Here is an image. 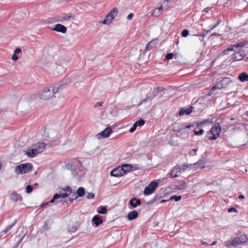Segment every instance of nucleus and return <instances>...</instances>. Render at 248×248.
<instances>
[{
	"instance_id": "8",
	"label": "nucleus",
	"mask_w": 248,
	"mask_h": 248,
	"mask_svg": "<svg viewBox=\"0 0 248 248\" xmlns=\"http://www.w3.org/2000/svg\"><path fill=\"white\" fill-rule=\"evenodd\" d=\"M221 132V127L218 124H214L210 130V133L213 135L209 138L211 140H215L219 136Z\"/></svg>"
},
{
	"instance_id": "61",
	"label": "nucleus",
	"mask_w": 248,
	"mask_h": 248,
	"mask_svg": "<svg viewBox=\"0 0 248 248\" xmlns=\"http://www.w3.org/2000/svg\"><path fill=\"white\" fill-rule=\"evenodd\" d=\"M25 234L23 235V236L21 238H20V239H19V240L18 241V243H21V241H22V240L23 238V237H24V236H25Z\"/></svg>"
},
{
	"instance_id": "42",
	"label": "nucleus",
	"mask_w": 248,
	"mask_h": 248,
	"mask_svg": "<svg viewBox=\"0 0 248 248\" xmlns=\"http://www.w3.org/2000/svg\"><path fill=\"white\" fill-rule=\"evenodd\" d=\"M161 14V12H158L156 9H155L153 12L152 13V16H158Z\"/></svg>"
},
{
	"instance_id": "60",
	"label": "nucleus",
	"mask_w": 248,
	"mask_h": 248,
	"mask_svg": "<svg viewBox=\"0 0 248 248\" xmlns=\"http://www.w3.org/2000/svg\"><path fill=\"white\" fill-rule=\"evenodd\" d=\"M218 35H219V34H217V33H213L211 35L212 36H218Z\"/></svg>"
},
{
	"instance_id": "11",
	"label": "nucleus",
	"mask_w": 248,
	"mask_h": 248,
	"mask_svg": "<svg viewBox=\"0 0 248 248\" xmlns=\"http://www.w3.org/2000/svg\"><path fill=\"white\" fill-rule=\"evenodd\" d=\"M111 128L109 127H107L102 132L97 134L96 137L97 139H100L101 138H105L108 137L111 132Z\"/></svg>"
},
{
	"instance_id": "47",
	"label": "nucleus",
	"mask_w": 248,
	"mask_h": 248,
	"mask_svg": "<svg viewBox=\"0 0 248 248\" xmlns=\"http://www.w3.org/2000/svg\"><path fill=\"white\" fill-rule=\"evenodd\" d=\"M228 212L229 213H231L232 212H237V210L236 209L234 208H229L228 209Z\"/></svg>"
},
{
	"instance_id": "28",
	"label": "nucleus",
	"mask_w": 248,
	"mask_h": 248,
	"mask_svg": "<svg viewBox=\"0 0 248 248\" xmlns=\"http://www.w3.org/2000/svg\"><path fill=\"white\" fill-rule=\"evenodd\" d=\"M154 192V189L151 188L148 185L146 186L143 191L144 194L145 195H149Z\"/></svg>"
},
{
	"instance_id": "29",
	"label": "nucleus",
	"mask_w": 248,
	"mask_h": 248,
	"mask_svg": "<svg viewBox=\"0 0 248 248\" xmlns=\"http://www.w3.org/2000/svg\"><path fill=\"white\" fill-rule=\"evenodd\" d=\"M186 184L184 181H181L180 184L176 186V189L178 190H182L186 188Z\"/></svg>"
},
{
	"instance_id": "43",
	"label": "nucleus",
	"mask_w": 248,
	"mask_h": 248,
	"mask_svg": "<svg viewBox=\"0 0 248 248\" xmlns=\"http://www.w3.org/2000/svg\"><path fill=\"white\" fill-rule=\"evenodd\" d=\"M137 124H135V123L133 124V125L132 127L130 129V130H129V132H130V133H133V132H134L135 131V130H136V128H137Z\"/></svg>"
},
{
	"instance_id": "46",
	"label": "nucleus",
	"mask_w": 248,
	"mask_h": 248,
	"mask_svg": "<svg viewBox=\"0 0 248 248\" xmlns=\"http://www.w3.org/2000/svg\"><path fill=\"white\" fill-rule=\"evenodd\" d=\"M94 198V194L93 193H90L88 194L87 198L88 199H93Z\"/></svg>"
},
{
	"instance_id": "6",
	"label": "nucleus",
	"mask_w": 248,
	"mask_h": 248,
	"mask_svg": "<svg viewBox=\"0 0 248 248\" xmlns=\"http://www.w3.org/2000/svg\"><path fill=\"white\" fill-rule=\"evenodd\" d=\"M117 9L116 8H113L106 16L105 19L101 21L100 22H101L103 24H109L110 23H111L112 20L117 15Z\"/></svg>"
},
{
	"instance_id": "64",
	"label": "nucleus",
	"mask_w": 248,
	"mask_h": 248,
	"mask_svg": "<svg viewBox=\"0 0 248 248\" xmlns=\"http://www.w3.org/2000/svg\"><path fill=\"white\" fill-rule=\"evenodd\" d=\"M182 130V129H180V128L179 129H178V130H176V131L177 132H180Z\"/></svg>"
},
{
	"instance_id": "18",
	"label": "nucleus",
	"mask_w": 248,
	"mask_h": 248,
	"mask_svg": "<svg viewBox=\"0 0 248 248\" xmlns=\"http://www.w3.org/2000/svg\"><path fill=\"white\" fill-rule=\"evenodd\" d=\"M92 222L98 226L103 222V219L99 216L96 215L93 217Z\"/></svg>"
},
{
	"instance_id": "35",
	"label": "nucleus",
	"mask_w": 248,
	"mask_h": 248,
	"mask_svg": "<svg viewBox=\"0 0 248 248\" xmlns=\"http://www.w3.org/2000/svg\"><path fill=\"white\" fill-rule=\"evenodd\" d=\"M135 124H137V126H141L144 125L145 124V121L142 119H140L139 121H136Z\"/></svg>"
},
{
	"instance_id": "24",
	"label": "nucleus",
	"mask_w": 248,
	"mask_h": 248,
	"mask_svg": "<svg viewBox=\"0 0 248 248\" xmlns=\"http://www.w3.org/2000/svg\"><path fill=\"white\" fill-rule=\"evenodd\" d=\"M59 195H58V194H54L53 197V198L49 202H46L45 203H44V204H42L40 206L41 207H43L45 206V205L48 204L49 202L50 203L54 202L55 201V200L59 199Z\"/></svg>"
},
{
	"instance_id": "34",
	"label": "nucleus",
	"mask_w": 248,
	"mask_h": 248,
	"mask_svg": "<svg viewBox=\"0 0 248 248\" xmlns=\"http://www.w3.org/2000/svg\"><path fill=\"white\" fill-rule=\"evenodd\" d=\"M181 199V196L173 195L171 197H170L169 200H175V201L178 202Z\"/></svg>"
},
{
	"instance_id": "19",
	"label": "nucleus",
	"mask_w": 248,
	"mask_h": 248,
	"mask_svg": "<svg viewBox=\"0 0 248 248\" xmlns=\"http://www.w3.org/2000/svg\"><path fill=\"white\" fill-rule=\"evenodd\" d=\"M132 166L129 164H124L121 167L123 173L125 174L126 172L132 170Z\"/></svg>"
},
{
	"instance_id": "10",
	"label": "nucleus",
	"mask_w": 248,
	"mask_h": 248,
	"mask_svg": "<svg viewBox=\"0 0 248 248\" xmlns=\"http://www.w3.org/2000/svg\"><path fill=\"white\" fill-rule=\"evenodd\" d=\"M181 169L180 166H175L173 168L171 172L168 174V178L177 177L178 176L177 173L181 172Z\"/></svg>"
},
{
	"instance_id": "16",
	"label": "nucleus",
	"mask_w": 248,
	"mask_h": 248,
	"mask_svg": "<svg viewBox=\"0 0 248 248\" xmlns=\"http://www.w3.org/2000/svg\"><path fill=\"white\" fill-rule=\"evenodd\" d=\"M138 217V213L136 210H132L129 212L127 214V218L129 220H132L136 219Z\"/></svg>"
},
{
	"instance_id": "20",
	"label": "nucleus",
	"mask_w": 248,
	"mask_h": 248,
	"mask_svg": "<svg viewBox=\"0 0 248 248\" xmlns=\"http://www.w3.org/2000/svg\"><path fill=\"white\" fill-rule=\"evenodd\" d=\"M219 80L220 81L221 84L223 85L224 88L226 87L231 82V80L228 78H223L220 79H219Z\"/></svg>"
},
{
	"instance_id": "62",
	"label": "nucleus",
	"mask_w": 248,
	"mask_h": 248,
	"mask_svg": "<svg viewBox=\"0 0 248 248\" xmlns=\"http://www.w3.org/2000/svg\"><path fill=\"white\" fill-rule=\"evenodd\" d=\"M245 198L244 196L243 195H240L239 196V198L240 199H244Z\"/></svg>"
},
{
	"instance_id": "15",
	"label": "nucleus",
	"mask_w": 248,
	"mask_h": 248,
	"mask_svg": "<svg viewBox=\"0 0 248 248\" xmlns=\"http://www.w3.org/2000/svg\"><path fill=\"white\" fill-rule=\"evenodd\" d=\"M53 30L62 33H65L67 31L66 28L61 24H57Z\"/></svg>"
},
{
	"instance_id": "2",
	"label": "nucleus",
	"mask_w": 248,
	"mask_h": 248,
	"mask_svg": "<svg viewBox=\"0 0 248 248\" xmlns=\"http://www.w3.org/2000/svg\"><path fill=\"white\" fill-rule=\"evenodd\" d=\"M32 168L33 166L31 163L21 164L15 168V173L17 175L26 173L31 171Z\"/></svg>"
},
{
	"instance_id": "52",
	"label": "nucleus",
	"mask_w": 248,
	"mask_h": 248,
	"mask_svg": "<svg viewBox=\"0 0 248 248\" xmlns=\"http://www.w3.org/2000/svg\"><path fill=\"white\" fill-rule=\"evenodd\" d=\"M134 15L132 13L129 14L128 16H127V19L128 20H130L132 19V18L133 17Z\"/></svg>"
},
{
	"instance_id": "40",
	"label": "nucleus",
	"mask_w": 248,
	"mask_h": 248,
	"mask_svg": "<svg viewBox=\"0 0 248 248\" xmlns=\"http://www.w3.org/2000/svg\"><path fill=\"white\" fill-rule=\"evenodd\" d=\"M185 167H187V168H189L190 169H194V170H196V167L195 165V163L186 164V166Z\"/></svg>"
},
{
	"instance_id": "59",
	"label": "nucleus",
	"mask_w": 248,
	"mask_h": 248,
	"mask_svg": "<svg viewBox=\"0 0 248 248\" xmlns=\"http://www.w3.org/2000/svg\"><path fill=\"white\" fill-rule=\"evenodd\" d=\"M169 200H162L161 201L160 203H163L164 202H166L168 201Z\"/></svg>"
},
{
	"instance_id": "13",
	"label": "nucleus",
	"mask_w": 248,
	"mask_h": 248,
	"mask_svg": "<svg viewBox=\"0 0 248 248\" xmlns=\"http://www.w3.org/2000/svg\"><path fill=\"white\" fill-rule=\"evenodd\" d=\"M110 174L112 176L120 177L124 175V173H123L121 167H118L111 170Z\"/></svg>"
},
{
	"instance_id": "12",
	"label": "nucleus",
	"mask_w": 248,
	"mask_h": 248,
	"mask_svg": "<svg viewBox=\"0 0 248 248\" xmlns=\"http://www.w3.org/2000/svg\"><path fill=\"white\" fill-rule=\"evenodd\" d=\"M46 144L44 142H38L32 145L34 147L38 154L42 153L45 149Z\"/></svg>"
},
{
	"instance_id": "63",
	"label": "nucleus",
	"mask_w": 248,
	"mask_h": 248,
	"mask_svg": "<svg viewBox=\"0 0 248 248\" xmlns=\"http://www.w3.org/2000/svg\"><path fill=\"white\" fill-rule=\"evenodd\" d=\"M216 243H217V241H214V242L212 243V244H211V246H214V245H216Z\"/></svg>"
},
{
	"instance_id": "57",
	"label": "nucleus",
	"mask_w": 248,
	"mask_h": 248,
	"mask_svg": "<svg viewBox=\"0 0 248 248\" xmlns=\"http://www.w3.org/2000/svg\"><path fill=\"white\" fill-rule=\"evenodd\" d=\"M158 12H161V11L162 10V6H161L160 7L156 9Z\"/></svg>"
},
{
	"instance_id": "27",
	"label": "nucleus",
	"mask_w": 248,
	"mask_h": 248,
	"mask_svg": "<svg viewBox=\"0 0 248 248\" xmlns=\"http://www.w3.org/2000/svg\"><path fill=\"white\" fill-rule=\"evenodd\" d=\"M217 84L215 86H213L211 89L212 91H214L216 89H221L223 88V85L221 84L220 81L219 80V79H217V81L216 82Z\"/></svg>"
},
{
	"instance_id": "22",
	"label": "nucleus",
	"mask_w": 248,
	"mask_h": 248,
	"mask_svg": "<svg viewBox=\"0 0 248 248\" xmlns=\"http://www.w3.org/2000/svg\"><path fill=\"white\" fill-rule=\"evenodd\" d=\"M191 108H189L186 109L182 108L179 112V115H183L184 114H186V115L189 114L192 112Z\"/></svg>"
},
{
	"instance_id": "36",
	"label": "nucleus",
	"mask_w": 248,
	"mask_h": 248,
	"mask_svg": "<svg viewBox=\"0 0 248 248\" xmlns=\"http://www.w3.org/2000/svg\"><path fill=\"white\" fill-rule=\"evenodd\" d=\"M210 123H212V121L209 119H205V120H203V121L200 122L198 124V126H199L200 124H210Z\"/></svg>"
},
{
	"instance_id": "7",
	"label": "nucleus",
	"mask_w": 248,
	"mask_h": 248,
	"mask_svg": "<svg viewBox=\"0 0 248 248\" xmlns=\"http://www.w3.org/2000/svg\"><path fill=\"white\" fill-rule=\"evenodd\" d=\"M40 99L43 100H48L53 97V92H51L49 88L46 87L39 93Z\"/></svg>"
},
{
	"instance_id": "53",
	"label": "nucleus",
	"mask_w": 248,
	"mask_h": 248,
	"mask_svg": "<svg viewBox=\"0 0 248 248\" xmlns=\"http://www.w3.org/2000/svg\"><path fill=\"white\" fill-rule=\"evenodd\" d=\"M103 102H98V103H96V104L95 105V107H101L102 106V104H103Z\"/></svg>"
},
{
	"instance_id": "37",
	"label": "nucleus",
	"mask_w": 248,
	"mask_h": 248,
	"mask_svg": "<svg viewBox=\"0 0 248 248\" xmlns=\"http://www.w3.org/2000/svg\"><path fill=\"white\" fill-rule=\"evenodd\" d=\"M32 189H33V187H32V186H31V185H28L26 187V191L28 193H31L32 191Z\"/></svg>"
},
{
	"instance_id": "14",
	"label": "nucleus",
	"mask_w": 248,
	"mask_h": 248,
	"mask_svg": "<svg viewBox=\"0 0 248 248\" xmlns=\"http://www.w3.org/2000/svg\"><path fill=\"white\" fill-rule=\"evenodd\" d=\"M25 154L30 157H33L36 156L38 153L37 151L36 150V149L34 147H32V148L28 149L26 152Z\"/></svg>"
},
{
	"instance_id": "5",
	"label": "nucleus",
	"mask_w": 248,
	"mask_h": 248,
	"mask_svg": "<svg viewBox=\"0 0 248 248\" xmlns=\"http://www.w3.org/2000/svg\"><path fill=\"white\" fill-rule=\"evenodd\" d=\"M61 190L63 192H61L59 194H58L59 195V199L61 198L59 201H56V203H58L60 202H66L64 199V198L67 197L68 196H70V195L72 193V189L69 186H66L62 188Z\"/></svg>"
},
{
	"instance_id": "31",
	"label": "nucleus",
	"mask_w": 248,
	"mask_h": 248,
	"mask_svg": "<svg viewBox=\"0 0 248 248\" xmlns=\"http://www.w3.org/2000/svg\"><path fill=\"white\" fill-rule=\"evenodd\" d=\"M155 46L154 45V41H150V42H149L147 45H146V49L145 50H150V49H151L154 46Z\"/></svg>"
},
{
	"instance_id": "33",
	"label": "nucleus",
	"mask_w": 248,
	"mask_h": 248,
	"mask_svg": "<svg viewBox=\"0 0 248 248\" xmlns=\"http://www.w3.org/2000/svg\"><path fill=\"white\" fill-rule=\"evenodd\" d=\"M107 211V207L103 206L101 207L99 210L98 211V213L100 214H106Z\"/></svg>"
},
{
	"instance_id": "30",
	"label": "nucleus",
	"mask_w": 248,
	"mask_h": 248,
	"mask_svg": "<svg viewBox=\"0 0 248 248\" xmlns=\"http://www.w3.org/2000/svg\"><path fill=\"white\" fill-rule=\"evenodd\" d=\"M158 185H159V183L155 181H152L149 185V186L151 188L154 189V191L156 189V188L158 186Z\"/></svg>"
},
{
	"instance_id": "48",
	"label": "nucleus",
	"mask_w": 248,
	"mask_h": 248,
	"mask_svg": "<svg viewBox=\"0 0 248 248\" xmlns=\"http://www.w3.org/2000/svg\"><path fill=\"white\" fill-rule=\"evenodd\" d=\"M219 22H220V21H219V20H218V21H217V23L216 24H215L214 25H213V26L210 28V30H209V31H211V30H213L214 29H215V28L217 26V25L219 23Z\"/></svg>"
},
{
	"instance_id": "38",
	"label": "nucleus",
	"mask_w": 248,
	"mask_h": 248,
	"mask_svg": "<svg viewBox=\"0 0 248 248\" xmlns=\"http://www.w3.org/2000/svg\"><path fill=\"white\" fill-rule=\"evenodd\" d=\"M189 34V31L187 29H185L182 32V36L184 37H186Z\"/></svg>"
},
{
	"instance_id": "32",
	"label": "nucleus",
	"mask_w": 248,
	"mask_h": 248,
	"mask_svg": "<svg viewBox=\"0 0 248 248\" xmlns=\"http://www.w3.org/2000/svg\"><path fill=\"white\" fill-rule=\"evenodd\" d=\"M71 194L72 195L68 198V200H69L70 201L75 200L78 197L76 193L72 192Z\"/></svg>"
},
{
	"instance_id": "3",
	"label": "nucleus",
	"mask_w": 248,
	"mask_h": 248,
	"mask_svg": "<svg viewBox=\"0 0 248 248\" xmlns=\"http://www.w3.org/2000/svg\"><path fill=\"white\" fill-rule=\"evenodd\" d=\"M66 167L67 169L71 170V173L74 177H76L77 176H80L82 175V173L80 171V168H82V167L79 161L76 160L74 166L68 165Z\"/></svg>"
},
{
	"instance_id": "25",
	"label": "nucleus",
	"mask_w": 248,
	"mask_h": 248,
	"mask_svg": "<svg viewBox=\"0 0 248 248\" xmlns=\"http://www.w3.org/2000/svg\"><path fill=\"white\" fill-rule=\"evenodd\" d=\"M205 162L202 160H199L198 162L195 163L196 169H203L204 168V164Z\"/></svg>"
},
{
	"instance_id": "26",
	"label": "nucleus",
	"mask_w": 248,
	"mask_h": 248,
	"mask_svg": "<svg viewBox=\"0 0 248 248\" xmlns=\"http://www.w3.org/2000/svg\"><path fill=\"white\" fill-rule=\"evenodd\" d=\"M85 189L83 187H79L78 188L76 192V193L78 197L83 196L85 194Z\"/></svg>"
},
{
	"instance_id": "45",
	"label": "nucleus",
	"mask_w": 248,
	"mask_h": 248,
	"mask_svg": "<svg viewBox=\"0 0 248 248\" xmlns=\"http://www.w3.org/2000/svg\"><path fill=\"white\" fill-rule=\"evenodd\" d=\"M8 232H9L7 228H5L3 231H1L0 232V237L3 236L4 234H5Z\"/></svg>"
},
{
	"instance_id": "21",
	"label": "nucleus",
	"mask_w": 248,
	"mask_h": 248,
	"mask_svg": "<svg viewBox=\"0 0 248 248\" xmlns=\"http://www.w3.org/2000/svg\"><path fill=\"white\" fill-rule=\"evenodd\" d=\"M238 79L242 82L248 81V75L245 72H243L239 75Z\"/></svg>"
},
{
	"instance_id": "56",
	"label": "nucleus",
	"mask_w": 248,
	"mask_h": 248,
	"mask_svg": "<svg viewBox=\"0 0 248 248\" xmlns=\"http://www.w3.org/2000/svg\"><path fill=\"white\" fill-rule=\"evenodd\" d=\"M194 125L193 124H189V125H186L185 127V128H189L191 127H193Z\"/></svg>"
},
{
	"instance_id": "41",
	"label": "nucleus",
	"mask_w": 248,
	"mask_h": 248,
	"mask_svg": "<svg viewBox=\"0 0 248 248\" xmlns=\"http://www.w3.org/2000/svg\"><path fill=\"white\" fill-rule=\"evenodd\" d=\"M194 132L195 135H200L203 133L204 130L202 129H201L199 131H194Z\"/></svg>"
},
{
	"instance_id": "50",
	"label": "nucleus",
	"mask_w": 248,
	"mask_h": 248,
	"mask_svg": "<svg viewBox=\"0 0 248 248\" xmlns=\"http://www.w3.org/2000/svg\"><path fill=\"white\" fill-rule=\"evenodd\" d=\"M18 57L17 56V55L15 53L13 54L12 56V59L14 61H16L18 60Z\"/></svg>"
},
{
	"instance_id": "9",
	"label": "nucleus",
	"mask_w": 248,
	"mask_h": 248,
	"mask_svg": "<svg viewBox=\"0 0 248 248\" xmlns=\"http://www.w3.org/2000/svg\"><path fill=\"white\" fill-rule=\"evenodd\" d=\"M237 48H235L234 53L232 54L231 56L232 59L233 61H239L243 60L244 57H245V52L244 50L242 49H239L238 50H236Z\"/></svg>"
},
{
	"instance_id": "39",
	"label": "nucleus",
	"mask_w": 248,
	"mask_h": 248,
	"mask_svg": "<svg viewBox=\"0 0 248 248\" xmlns=\"http://www.w3.org/2000/svg\"><path fill=\"white\" fill-rule=\"evenodd\" d=\"M60 87H54L53 88L51 92H53V96L54 95L60 90Z\"/></svg>"
},
{
	"instance_id": "58",
	"label": "nucleus",
	"mask_w": 248,
	"mask_h": 248,
	"mask_svg": "<svg viewBox=\"0 0 248 248\" xmlns=\"http://www.w3.org/2000/svg\"><path fill=\"white\" fill-rule=\"evenodd\" d=\"M202 245L208 246V244L207 242H204V241H202Z\"/></svg>"
},
{
	"instance_id": "1",
	"label": "nucleus",
	"mask_w": 248,
	"mask_h": 248,
	"mask_svg": "<svg viewBox=\"0 0 248 248\" xmlns=\"http://www.w3.org/2000/svg\"><path fill=\"white\" fill-rule=\"evenodd\" d=\"M248 241V237L245 234H242L239 237H235L232 239L230 241L226 242L225 246L229 247L232 246L234 247H237L240 245L246 243Z\"/></svg>"
},
{
	"instance_id": "17",
	"label": "nucleus",
	"mask_w": 248,
	"mask_h": 248,
	"mask_svg": "<svg viewBox=\"0 0 248 248\" xmlns=\"http://www.w3.org/2000/svg\"><path fill=\"white\" fill-rule=\"evenodd\" d=\"M140 200L136 198H132L129 201V204L133 208H136L137 206L140 205Z\"/></svg>"
},
{
	"instance_id": "4",
	"label": "nucleus",
	"mask_w": 248,
	"mask_h": 248,
	"mask_svg": "<svg viewBox=\"0 0 248 248\" xmlns=\"http://www.w3.org/2000/svg\"><path fill=\"white\" fill-rule=\"evenodd\" d=\"M238 47L248 48V41H243L236 44L231 45L230 47L225 49L222 53L224 55H228L230 51H233L235 48Z\"/></svg>"
},
{
	"instance_id": "49",
	"label": "nucleus",
	"mask_w": 248,
	"mask_h": 248,
	"mask_svg": "<svg viewBox=\"0 0 248 248\" xmlns=\"http://www.w3.org/2000/svg\"><path fill=\"white\" fill-rule=\"evenodd\" d=\"M15 224H16V221H15V222L14 223H13L12 224L8 226L6 228L9 231L14 227V226L15 225Z\"/></svg>"
},
{
	"instance_id": "51",
	"label": "nucleus",
	"mask_w": 248,
	"mask_h": 248,
	"mask_svg": "<svg viewBox=\"0 0 248 248\" xmlns=\"http://www.w3.org/2000/svg\"><path fill=\"white\" fill-rule=\"evenodd\" d=\"M63 18L64 20L69 21L71 19V18H73V17L71 16H64Z\"/></svg>"
},
{
	"instance_id": "55",
	"label": "nucleus",
	"mask_w": 248,
	"mask_h": 248,
	"mask_svg": "<svg viewBox=\"0 0 248 248\" xmlns=\"http://www.w3.org/2000/svg\"><path fill=\"white\" fill-rule=\"evenodd\" d=\"M21 51V50L20 48H16L15 50V53L16 54V53H20Z\"/></svg>"
},
{
	"instance_id": "54",
	"label": "nucleus",
	"mask_w": 248,
	"mask_h": 248,
	"mask_svg": "<svg viewBox=\"0 0 248 248\" xmlns=\"http://www.w3.org/2000/svg\"><path fill=\"white\" fill-rule=\"evenodd\" d=\"M186 166V164H184L181 167H180L182 169L181 170H186L187 168V167H185Z\"/></svg>"
},
{
	"instance_id": "23",
	"label": "nucleus",
	"mask_w": 248,
	"mask_h": 248,
	"mask_svg": "<svg viewBox=\"0 0 248 248\" xmlns=\"http://www.w3.org/2000/svg\"><path fill=\"white\" fill-rule=\"evenodd\" d=\"M20 196L16 192H13L10 195V199L14 202H17Z\"/></svg>"
},
{
	"instance_id": "44",
	"label": "nucleus",
	"mask_w": 248,
	"mask_h": 248,
	"mask_svg": "<svg viewBox=\"0 0 248 248\" xmlns=\"http://www.w3.org/2000/svg\"><path fill=\"white\" fill-rule=\"evenodd\" d=\"M173 54L172 53H169L167 54L166 59L168 60H171L173 58Z\"/></svg>"
}]
</instances>
